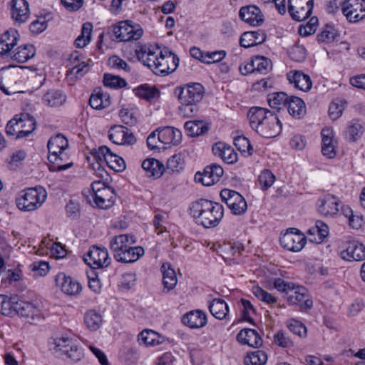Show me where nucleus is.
I'll return each mask as SVG.
<instances>
[{
    "label": "nucleus",
    "mask_w": 365,
    "mask_h": 365,
    "mask_svg": "<svg viewBox=\"0 0 365 365\" xmlns=\"http://www.w3.org/2000/svg\"><path fill=\"white\" fill-rule=\"evenodd\" d=\"M212 151L215 155L220 156L227 164L234 163L237 160V154L235 150L222 143H216L212 148Z\"/></svg>",
    "instance_id": "obj_33"
},
{
    "label": "nucleus",
    "mask_w": 365,
    "mask_h": 365,
    "mask_svg": "<svg viewBox=\"0 0 365 365\" xmlns=\"http://www.w3.org/2000/svg\"><path fill=\"white\" fill-rule=\"evenodd\" d=\"M103 83L105 86L110 88H121L125 87L127 85L125 79L110 73L104 74Z\"/></svg>",
    "instance_id": "obj_53"
},
{
    "label": "nucleus",
    "mask_w": 365,
    "mask_h": 365,
    "mask_svg": "<svg viewBox=\"0 0 365 365\" xmlns=\"http://www.w3.org/2000/svg\"><path fill=\"white\" fill-rule=\"evenodd\" d=\"M135 94L143 99L150 101L160 95L159 90L155 86L143 84L133 89Z\"/></svg>",
    "instance_id": "obj_42"
},
{
    "label": "nucleus",
    "mask_w": 365,
    "mask_h": 365,
    "mask_svg": "<svg viewBox=\"0 0 365 365\" xmlns=\"http://www.w3.org/2000/svg\"><path fill=\"white\" fill-rule=\"evenodd\" d=\"M226 56V52L224 50L215 51L205 53V58L202 63L210 64L219 62Z\"/></svg>",
    "instance_id": "obj_63"
},
{
    "label": "nucleus",
    "mask_w": 365,
    "mask_h": 365,
    "mask_svg": "<svg viewBox=\"0 0 365 365\" xmlns=\"http://www.w3.org/2000/svg\"><path fill=\"white\" fill-rule=\"evenodd\" d=\"M84 322L89 329L96 331L102 324V317L96 311L90 310L85 314Z\"/></svg>",
    "instance_id": "obj_50"
},
{
    "label": "nucleus",
    "mask_w": 365,
    "mask_h": 365,
    "mask_svg": "<svg viewBox=\"0 0 365 365\" xmlns=\"http://www.w3.org/2000/svg\"><path fill=\"white\" fill-rule=\"evenodd\" d=\"M163 272V284L164 289H167L169 292L173 289L177 284V276L175 271L171 267L170 263H163L161 267Z\"/></svg>",
    "instance_id": "obj_35"
},
{
    "label": "nucleus",
    "mask_w": 365,
    "mask_h": 365,
    "mask_svg": "<svg viewBox=\"0 0 365 365\" xmlns=\"http://www.w3.org/2000/svg\"><path fill=\"white\" fill-rule=\"evenodd\" d=\"M108 65L115 69L123 70L125 72H130V66L122 58L117 56H113L108 59Z\"/></svg>",
    "instance_id": "obj_60"
},
{
    "label": "nucleus",
    "mask_w": 365,
    "mask_h": 365,
    "mask_svg": "<svg viewBox=\"0 0 365 365\" xmlns=\"http://www.w3.org/2000/svg\"><path fill=\"white\" fill-rule=\"evenodd\" d=\"M11 5V15L15 23L26 22L29 16V3L26 0H12Z\"/></svg>",
    "instance_id": "obj_20"
},
{
    "label": "nucleus",
    "mask_w": 365,
    "mask_h": 365,
    "mask_svg": "<svg viewBox=\"0 0 365 365\" xmlns=\"http://www.w3.org/2000/svg\"><path fill=\"white\" fill-rule=\"evenodd\" d=\"M267 35L263 30L244 32L240 40V44L245 48H250L265 41Z\"/></svg>",
    "instance_id": "obj_26"
},
{
    "label": "nucleus",
    "mask_w": 365,
    "mask_h": 365,
    "mask_svg": "<svg viewBox=\"0 0 365 365\" xmlns=\"http://www.w3.org/2000/svg\"><path fill=\"white\" fill-rule=\"evenodd\" d=\"M252 292L257 298L267 304H272L277 302V298L275 297L268 293L259 286L254 287L252 288Z\"/></svg>",
    "instance_id": "obj_55"
},
{
    "label": "nucleus",
    "mask_w": 365,
    "mask_h": 365,
    "mask_svg": "<svg viewBox=\"0 0 365 365\" xmlns=\"http://www.w3.org/2000/svg\"><path fill=\"white\" fill-rule=\"evenodd\" d=\"M93 31V25L90 22H86L83 24L81 34L75 41V44L78 48H83L88 45L91 38Z\"/></svg>",
    "instance_id": "obj_48"
},
{
    "label": "nucleus",
    "mask_w": 365,
    "mask_h": 365,
    "mask_svg": "<svg viewBox=\"0 0 365 365\" xmlns=\"http://www.w3.org/2000/svg\"><path fill=\"white\" fill-rule=\"evenodd\" d=\"M274 341L279 346L288 348L292 346V341L283 331H278L274 336Z\"/></svg>",
    "instance_id": "obj_64"
},
{
    "label": "nucleus",
    "mask_w": 365,
    "mask_h": 365,
    "mask_svg": "<svg viewBox=\"0 0 365 365\" xmlns=\"http://www.w3.org/2000/svg\"><path fill=\"white\" fill-rule=\"evenodd\" d=\"M17 122L16 123L17 128H21L19 138H25L29 136L36 129V120L34 117L28 114H21L17 116Z\"/></svg>",
    "instance_id": "obj_30"
},
{
    "label": "nucleus",
    "mask_w": 365,
    "mask_h": 365,
    "mask_svg": "<svg viewBox=\"0 0 365 365\" xmlns=\"http://www.w3.org/2000/svg\"><path fill=\"white\" fill-rule=\"evenodd\" d=\"M234 144L237 149L245 155L250 156L253 153V148L249 139L244 135L235 137Z\"/></svg>",
    "instance_id": "obj_52"
},
{
    "label": "nucleus",
    "mask_w": 365,
    "mask_h": 365,
    "mask_svg": "<svg viewBox=\"0 0 365 365\" xmlns=\"http://www.w3.org/2000/svg\"><path fill=\"white\" fill-rule=\"evenodd\" d=\"M342 13L350 22H357L365 18V0H346Z\"/></svg>",
    "instance_id": "obj_11"
},
{
    "label": "nucleus",
    "mask_w": 365,
    "mask_h": 365,
    "mask_svg": "<svg viewBox=\"0 0 365 365\" xmlns=\"http://www.w3.org/2000/svg\"><path fill=\"white\" fill-rule=\"evenodd\" d=\"M106 165L116 172L123 171L125 168L124 160L112 153L111 150L107 157Z\"/></svg>",
    "instance_id": "obj_54"
},
{
    "label": "nucleus",
    "mask_w": 365,
    "mask_h": 365,
    "mask_svg": "<svg viewBox=\"0 0 365 365\" xmlns=\"http://www.w3.org/2000/svg\"><path fill=\"white\" fill-rule=\"evenodd\" d=\"M110 148L106 146H101L97 150H95L92 153L93 160L97 163H101L103 165H106L107 157L110 153Z\"/></svg>",
    "instance_id": "obj_59"
},
{
    "label": "nucleus",
    "mask_w": 365,
    "mask_h": 365,
    "mask_svg": "<svg viewBox=\"0 0 365 365\" xmlns=\"http://www.w3.org/2000/svg\"><path fill=\"white\" fill-rule=\"evenodd\" d=\"M223 173V168L220 165L212 164L207 166L202 173H197L195 175V180L205 186H210L218 182Z\"/></svg>",
    "instance_id": "obj_12"
},
{
    "label": "nucleus",
    "mask_w": 365,
    "mask_h": 365,
    "mask_svg": "<svg viewBox=\"0 0 365 365\" xmlns=\"http://www.w3.org/2000/svg\"><path fill=\"white\" fill-rule=\"evenodd\" d=\"M267 361V354L261 350L251 352L244 359L245 365H264Z\"/></svg>",
    "instance_id": "obj_51"
},
{
    "label": "nucleus",
    "mask_w": 365,
    "mask_h": 365,
    "mask_svg": "<svg viewBox=\"0 0 365 365\" xmlns=\"http://www.w3.org/2000/svg\"><path fill=\"white\" fill-rule=\"evenodd\" d=\"M35 54V47L31 44H25L19 46L10 56L12 60L18 63H24L34 57Z\"/></svg>",
    "instance_id": "obj_34"
},
{
    "label": "nucleus",
    "mask_w": 365,
    "mask_h": 365,
    "mask_svg": "<svg viewBox=\"0 0 365 365\" xmlns=\"http://www.w3.org/2000/svg\"><path fill=\"white\" fill-rule=\"evenodd\" d=\"M42 101L50 107H56L66 101V96L60 91L51 90L43 95Z\"/></svg>",
    "instance_id": "obj_43"
},
{
    "label": "nucleus",
    "mask_w": 365,
    "mask_h": 365,
    "mask_svg": "<svg viewBox=\"0 0 365 365\" xmlns=\"http://www.w3.org/2000/svg\"><path fill=\"white\" fill-rule=\"evenodd\" d=\"M289 96L284 92L273 93L268 95L267 101L269 106L280 110L282 106H287Z\"/></svg>",
    "instance_id": "obj_49"
},
{
    "label": "nucleus",
    "mask_w": 365,
    "mask_h": 365,
    "mask_svg": "<svg viewBox=\"0 0 365 365\" xmlns=\"http://www.w3.org/2000/svg\"><path fill=\"white\" fill-rule=\"evenodd\" d=\"M364 133L361 124L356 120H351L344 130V135L349 142H356Z\"/></svg>",
    "instance_id": "obj_44"
},
{
    "label": "nucleus",
    "mask_w": 365,
    "mask_h": 365,
    "mask_svg": "<svg viewBox=\"0 0 365 365\" xmlns=\"http://www.w3.org/2000/svg\"><path fill=\"white\" fill-rule=\"evenodd\" d=\"M182 322L191 329H199L207 324L206 314L201 310H192L182 317Z\"/></svg>",
    "instance_id": "obj_25"
},
{
    "label": "nucleus",
    "mask_w": 365,
    "mask_h": 365,
    "mask_svg": "<svg viewBox=\"0 0 365 365\" xmlns=\"http://www.w3.org/2000/svg\"><path fill=\"white\" fill-rule=\"evenodd\" d=\"M220 197L233 215H241L247 211L246 200L238 192L230 189H223L220 192Z\"/></svg>",
    "instance_id": "obj_6"
},
{
    "label": "nucleus",
    "mask_w": 365,
    "mask_h": 365,
    "mask_svg": "<svg viewBox=\"0 0 365 365\" xmlns=\"http://www.w3.org/2000/svg\"><path fill=\"white\" fill-rule=\"evenodd\" d=\"M112 33L118 41L138 40L143 36V30L138 24H132L130 21H120L114 25Z\"/></svg>",
    "instance_id": "obj_5"
},
{
    "label": "nucleus",
    "mask_w": 365,
    "mask_h": 365,
    "mask_svg": "<svg viewBox=\"0 0 365 365\" xmlns=\"http://www.w3.org/2000/svg\"><path fill=\"white\" fill-rule=\"evenodd\" d=\"M138 341L140 344L155 346L163 344L165 341V337L152 329H145L138 335Z\"/></svg>",
    "instance_id": "obj_27"
},
{
    "label": "nucleus",
    "mask_w": 365,
    "mask_h": 365,
    "mask_svg": "<svg viewBox=\"0 0 365 365\" xmlns=\"http://www.w3.org/2000/svg\"><path fill=\"white\" fill-rule=\"evenodd\" d=\"M184 165L183 159L180 155H174L167 161V169L170 172H178Z\"/></svg>",
    "instance_id": "obj_58"
},
{
    "label": "nucleus",
    "mask_w": 365,
    "mask_h": 365,
    "mask_svg": "<svg viewBox=\"0 0 365 365\" xmlns=\"http://www.w3.org/2000/svg\"><path fill=\"white\" fill-rule=\"evenodd\" d=\"M318 24V19L316 16L312 17L306 25H301L298 32L302 36H308L315 32Z\"/></svg>",
    "instance_id": "obj_56"
},
{
    "label": "nucleus",
    "mask_w": 365,
    "mask_h": 365,
    "mask_svg": "<svg viewBox=\"0 0 365 365\" xmlns=\"http://www.w3.org/2000/svg\"><path fill=\"white\" fill-rule=\"evenodd\" d=\"M287 77L290 83L294 84L295 88L302 91L307 92L312 86L309 76L302 71H291L287 73Z\"/></svg>",
    "instance_id": "obj_22"
},
{
    "label": "nucleus",
    "mask_w": 365,
    "mask_h": 365,
    "mask_svg": "<svg viewBox=\"0 0 365 365\" xmlns=\"http://www.w3.org/2000/svg\"><path fill=\"white\" fill-rule=\"evenodd\" d=\"M247 118L252 128L264 138H274L281 132L279 118L268 109L252 107L248 111Z\"/></svg>",
    "instance_id": "obj_1"
},
{
    "label": "nucleus",
    "mask_w": 365,
    "mask_h": 365,
    "mask_svg": "<svg viewBox=\"0 0 365 365\" xmlns=\"http://www.w3.org/2000/svg\"><path fill=\"white\" fill-rule=\"evenodd\" d=\"M313 6V0H288V11L297 21L308 18L312 13Z\"/></svg>",
    "instance_id": "obj_8"
},
{
    "label": "nucleus",
    "mask_w": 365,
    "mask_h": 365,
    "mask_svg": "<svg viewBox=\"0 0 365 365\" xmlns=\"http://www.w3.org/2000/svg\"><path fill=\"white\" fill-rule=\"evenodd\" d=\"M46 197L47 193L43 187H30L20 192L16 200V205L21 211L31 212L40 207Z\"/></svg>",
    "instance_id": "obj_4"
},
{
    "label": "nucleus",
    "mask_w": 365,
    "mask_h": 365,
    "mask_svg": "<svg viewBox=\"0 0 365 365\" xmlns=\"http://www.w3.org/2000/svg\"><path fill=\"white\" fill-rule=\"evenodd\" d=\"M19 37V34L15 29H10L4 33L0 38V55H10V51L18 43Z\"/></svg>",
    "instance_id": "obj_23"
},
{
    "label": "nucleus",
    "mask_w": 365,
    "mask_h": 365,
    "mask_svg": "<svg viewBox=\"0 0 365 365\" xmlns=\"http://www.w3.org/2000/svg\"><path fill=\"white\" fill-rule=\"evenodd\" d=\"M306 242L305 236L296 228H290L279 238L280 245L283 248L294 252L302 250Z\"/></svg>",
    "instance_id": "obj_7"
},
{
    "label": "nucleus",
    "mask_w": 365,
    "mask_h": 365,
    "mask_svg": "<svg viewBox=\"0 0 365 365\" xmlns=\"http://www.w3.org/2000/svg\"><path fill=\"white\" fill-rule=\"evenodd\" d=\"M307 289L305 287L294 284L287 295V299L289 304H299L303 310H308L312 307V300L305 299Z\"/></svg>",
    "instance_id": "obj_14"
},
{
    "label": "nucleus",
    "mask_w": 365,
    "mask_h": 365,
    "mask_svg": "<svg viewBox=\"0 0 365 365\" xmlns=\"http://www.w3.org/2000/svg\"><path fill=\"white\" fill-rule=\"evenodd\" d=\"M83 260L93 269L106 267L109 265L110 262L107 249L97 246L90 248L84 255Z\"/></svg>",
    "instance_id": "obj_9"
},
{
    "label": "nucleus",
    "mask_w": 365,
    "mask_h": 365,
    "mask_svg": "<svg viewBox=\"0 0 365 365\" xmlns=\"http://www.w3.org/2000/svg\"><path fill=\"white\" fill-rule=\"evenodd\" d=\"M68 345V348L63 349V354L73 361H79L82 354L77 345L73 341Z\"/></svg>",
    "instance_id": "obj_62"
},
{
    "label": "nucleus",
    "mask_w": 365,
    "mask_h": 365,
    "mask_svg": "<svg viewBox=\"0 0 365 365\" xmlns=\"http://www.w3.org/2000/svg\"><path fill=\"white\" fill-rule=\"evenodd\" d=\"M142 168L149 176L159 178L163 175L164 170L163 165L158 160L148 158L143 161Z\"/></svg>",
    "instance_id": "obj_41"
},
{
    "label": "nucleus",
    "mask_w": 365,
    "mask_h": 365,
    "mask_svg": "<svg viewBox=\"0 0 365 365\" xmlns=\"http://www.w3.org/2000/svg\"><path fill=\"white\" fill-rule=\"evenodd\" d=\"M179 64V58L173 53L165 51H160L157 64L153 72L157 75L166 76L176 70Z\"/></svg>",
    "instance_id": "obj_10"
},
{
    "label": "nucleus",
    "mask_w": 365,
    "mask_h": 365,
    "mask_svg": "<svg viewBox=\"0 0 365 365\" xmlns=\"http://www.w3.org/2000/svg\"><path fill=\"white\" fill-rule=\"evenodd\" d=\"M158 132V140L165 145H177L182 140V133L180 130L173 127H165Z\"/></svg>",
    "instance_id": "obj_19"
},
{
    "label": "nucleus",
    "mask_w": 365,
    "mask_h": 365,
    "mask_svg": "<svg viewBox=\"0 0 365 365\" xmlns=\"http://www.w3.org/2000/svg\"><path fill=\"white\" fill-rule=\"evenodd\" d=\"M322 135V153L329 158H333L336 155L335 147L333 144V130L325 128L321 132Z\"/></svg>",
    "instance_id": "obj_28"
},
{
    "label": "nucleus",
    "mask_w": 365,
    "mask_h": 365,
    "mask_svg": "<svg viewBox=\"0 0 365 365\" xmlns=\"http://www.w3.org/2000/svg\"><path fill=\"white\" fill-rule=\"evenodd\" d=\"M144 255V250L142 247H133L129 245L126 251L122 254V257H119L118 262L122 263H133L136 262Z\"/></svg>",
    "instance_id": "obj_45"
},
{
    "label": "nucleus",
    "mask_w": 365,
    "mask_h": 365,
    "mask_svg": "<svg viewBox=\"0 0 365 365\" xmlns=\"http://www.w3.org/2000/svg\"><path fill=\"white\" fill-rule=\"evenodd\" d=\"M18 295L10 297L5 295H0L1 313L5 316H13L16 314Z\"/></svg>",
    "instance_id": "obj_40"
},
{
    "label": "nucleus",
    "mask_w": 365,
    "mask_h": 365,
    "mask_svg": "<svg viewBox=\"0 0 365 365\" xmlns=\"http://www.w3.org/2000/svg\"><path fill=\"white\" fill-rule=\"evenodd\" d=\"M47 147L49 154L57 155L64 152L68 147V142L62 134H57L49 139Z\"/></svg>",
    "instance_id": "obj_36"
},
{
    "label": "nucleus",
    "mask_w": 365,
    "mask_h": 365,
    "mask_svg": "<svg viewBox=\"0 0 365 365\" xmlns=\"http://www.w3.org/2000/svg\"><path fill=\"white\" fill-rule=\"evenodd\" d=\"M90 106L96 110H102L109 106V96L103 93L101 88L96 89L89 98Z\"/></svg>",
    "instance_id": "obj_39"
},
{
    "label": "nucleus",
    "mask_w": 365,
    "mask_h": 365,
    "mask_svg": "<svg viewBox=\"0 0 365 365\" xmlns=\"http://www.w3.org/2000/svg\"><path fill=\"white\" fill-rule=\"evenodd\" d=\"M286 107L289 113L297 119L302 118L307 113L305 103L302 98L297 96H289Z\"/></svg>",
    "instance_id": "obj_29"
},
{
    "label": "nucleus",
    "mask_w": 365,
    "mask_h": 365,
    "mask_svg": "<svg viewBox=\"0 0 365 365\" xmlns=\"http://www.w3.org/2000/svg\"><path fill=\"white\" fill-rule=\"evenodd\" d=\"M341 257L348 261L365 259V246L356 242H349L345 250L341 252Z\"/></svg>",
    "instance_id": "obj_24"
},
{
    "label": "nucleus",
    "mask_w": 365,
    "mask_h": 365,
    "mask_svg": "<svg viewBox=\"0 0 365 365\" xmlns=\"http://www.w3.org/2000/svg\"><path fill=\"white\" fill-rule=\"evenodd\" d=\"M185 128L190 136H199L206 133L209 130V126L202 121H187L185 123Z\"/></svg>",
    "instance_id": "obj_47"
},
{
    "label": "nucleus",
    "mask_w": 365,
    "mask_h": 365,
    "mask_svg": "<svg viewBox=\"0 0 365 365\" xmlns=\"http://www.w3.org/2000/svg\"><path fill=\"white\" fill-rule=\"evenodd\" d=\"M190 211L195 222L205 228L218 225L224 215V208L221 204L206 199L194 202Z\"/></svg>",
    "instance_id": "obj_3"
},
{
    "label": "nucleus",
    "mask_w": 365,
    "mask_h": 365,
    "mask_svg": "<svg viewBox=\"0 0 365 365\" xmlns=\"http://www.w3.org/2000/svg\"><path fill=\"white\" fill-rule=\"evenodd\" d=\"M339 200L334 196L327 194L318 200V212L323 216H333L339 212Z\"/></svg>",
    "instance_id": "obj_17"
},
{
    "label": "nucleus",
    "mask_w": 365,
    "mask_h": 365,
    "mask_svg": "<svg viewBox=\"0 0 365 365\" xmlns=\"http://www.w3.org/2000/svg\"><path fill=\"white\" fill-rule=\"evenodd\" d=\"M108 138L117 145H133L136 142L135 137L128 128L118 125L110 129Z\"/></svg>",
    "instance_id": "obj_13"
},
{
    "label": "nucleus",
    "mask_w": 365,
    "mask_h": 365,
    "mask_svg": "<svg viewBox=\"0 0 365 365\" xmlns=\"http://www.w3.org/2000/svg\"><path fill=\"white\" fill-rule=\"evenodd\" d=\"M255 74L266 75L272 69V63L269 58L257 56L252 58Z\"/></svg>",
    "instance_id": "obj_46"
},
{
    "label": "nucleus",
    "mask_w": 365,
    "mask_h": 365,
    "mask_svg": "<svg viewBox=\"0 0 365 365\" xmlns=\"http://www.w3.org/2000/svg\"><path fill=\"white\" fill-rule=\"evenodd\" d=\"M258 180L262 189L267 190L273 185L275 176L270 170H264L259 175Z\"/></svg>",
    "instance_id": "obj_57"
},
{
    "label": "nucleus",
    "mask_w": 365,
    "mask_h": 365,
    "mask_svg": "<svg viewBox=\"0 0 365 365\" xmlns=\"http://www.w3.org/2000/svg\"><path fill=\"white\" fill-rule=\"evenodd\" d=\"M209 310L213 317L222 320L228 315L229 307L223 299H214L209 304Z\"/></svg>",
    "instance_id": "obj_38"
},
{
    "label": "nucleus",
    "mask_w": 365,
    "mask_h": 365,
    "mask_svg": "<svg viewBox=\"0 0 365 365\" xmlns=\"http://www.w3.org/2000/svg\"><path fill=\"white\" fill-rule=\"evenodd\" d=\"M237 340L242 344L258 348L262 345L263 340L258 332L252 329H243L237 334Z\"/></svg>",
    "instance_id": "obj_21"
},
{
    "label": "nucleus",
    "mask_w": 365,
    "mask_h": 365,
    "mask_svg": "<svg viewBox=\"0 0 365 365\" xmlns=\"http://www.w3.org/2000/svg\"><path fill=\"white\" fill-rule=\"evenodd\" d=\"M115 196L114 190L108 187V188H103L100 193L94 197V202L98 207L108 209L113 205Z\"/></svg>",
    "instance_id": "obj_31"
},
{
    "label": "nucleus",
    "mask_w": 365,
    "mask_h": 365,
    "mask_svg": "<svg viewBox=\"0 0 365 365\" xmlns=\"http://www.w3.org/2000/svg\"><path fill=\"white\" fill-rule=\"evenodd\" d=\"M174 93L180 103L179 115L190 118L199 110L198 103L204 96L205 88L199 83H190L177 87Z\"/></svg>",
    "instance_id": "obj_2"
},
{
    "label": "nucleus",
    "mask_w": 365,
    "mask_h": 365,
    "mask_svg": "<svg viewBox=\"0 0 365 365\" xmlns=\"http://www.w3.org/2000/svg\"><path fill=\"white\" fill-rule=\"evenodd\" d=\"M136 240L133 235H120L115 236L110 242V248L113 253V257L116 261L122 254L126 251L129 245L135 244Z\"/></svg>",
    "instance_id": "obj_16"
},
{
    "label": "nucleus",
    "mask_w": 365,
    "mask_h": 365,
    "mask_svg": "<svg viewBox=\"0 0 365 365\" xmlns=\"http://www.w3.org/2000/svg\"><path fill=\"white\" fill-rule=\"evenodd\" d=\"M67 158L66 154L63 153L55 154H48V159L51 163L49 170L52 172H58L66 170L73 165L72 162L66 163L64 161Z\"/></svg>",
    "instance_id": "obj_37"
},
{
    "label": "nucleus",
    "mask_w": 365,
    "mask_h": 365,
    "mask_svg": "<svg viewBox=\"0 0 365 365\" xmlns=\"http://www.w3.org/2000/svg\"><path fill=\"white\" fill-rule=\"evenodd\" d=\"M55 281L56 285L66 294L75 295L81 290V286L76 280L63 272L56 275Z\"/></svg>",
    "instance_id": "obj_18"
},
{
    "label": "nucleus",
    "mask_w": 365,
    "mask_h": 365,
    "mask_svg": "<svg viewBox=\"0 0 365 365\" xmlns=\"http://www.w3.org/2000/svg\"><path fill=\"white\" fill-rule=\"evenodd\" d=\"M287 327L291 332L300 337L307 336V328L299 321L292 319L289 322Z\"/></svg>",
    "instance_id": "obj_61"
},
{
    "label": "nucleus",
    "mask_w": 365,
    "mask_h": 365,
    "mask_svg": "<svg viewBox=\"0 0 365 365\" xmlns=\"http://www.w3.org/2000/svg\"><path fill=\"white\" fill-rule=\"evenodd\" d=\"M16 314L23 317L34 319L40 315V309L34 304L24 301L19 297Z\"/></svg>",
    "instance_id": "obj_32"
},
{
    "label": "nucleus",
    "mask_w": 365,
    "mask_h": 365,
    "mask_svg": "<svg viewBox=\"0 0 365 365\" xmlns=\"http://www.w3.org/2000/svg\"><path fill=\"white\" fill-rule=\"evenodd\" d=\"M239 17L242 21L253 26H260L264 22V15L260 9L255 5L241 7Z\"/></svg>",
    "instance_id": "obj_15"
}]
</instances>
